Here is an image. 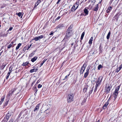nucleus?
<instances>
[{"label": "nucleus", "mask_w": 122, "mask_h": 122, "mask_svg": "<svg viewBox=\"0 0 122 122\" xmlns=\"http://www.w3.org/2000/svg\"><path fill=\"white\" fill-rule=\"evenodd\" d=\"M73 94L71 93L68 94L67 98L68 102L70 103L73 101Z\"/></svg>", "instance_id": "f257e3e1"}, {"label": "nucleus", "mask_w": 122, "mask_h": 122, "mask_svg": "<svg viewBox=\"0 0 122 122\" xmlns=\"http://www.w3.org/2000/svg\"><path fill=\"white\" fill-rule=\"evenodd\" d=\"M70 29L69 28L67 30L66 35V36L64 37L63 40H66V39H67V37H69L72 35L71 30H70Z\"/></svg>", "instance_id": "f03ea898"}, {"label": "nucleus", "mask_w": 122, "mask_h": 122, "mask_svg": "<svg viewBox=\"0 0 122 122\" xmlns=\"http://www.w3.org/2000/svg\"><path fill=\"white\" fill-rule=\"evenodd\" d=\"M90 67L91 66H88V68H87L86 70V72L84 74V78H86L88 75L89 73V69H90Z\"/></svg>", "instance_id": "7ed1b4c3"}, {"label": "nucleus", "mask_w": 122, "mask_h": 122, "mask_svg": "<svg viewBox=\"0 0 122 122\" xmlns=\"http://www.w3.org/2000/svg\"><path fill=\"white\" fill-rule=\"evenodd\" d=\"M86 65V64H84L81 68V70L80 71V73L83 74L85 70Z\"/></svg>", "instance_id": "20e7f679"}, {"label": "nucleus", "mask_w": 122, "mask_h": 122, "mask_svg": "<svg viewBox=\"0 0 122 122\" xmlns=\"http://www.w3.org/2000/svg\"><path fill=\"white\" fill-rule=\"evenodd\" d=\"M120 88V86H118L117 87L114 93V95L117 96L118 94V91Z\"/></svg>", "instance_id": "39448f33"}, {"label": "nucleus", "mask_w": 122, "mask_h": 122, "mask_svg": "<svg viewBox=\"0 0 122 122\" xmlns=\"http://www.w3.org/2000/svg\"><path fill=\"white\" fill-rule=\"evenodd\" d=\"M43 37V35H41L39 36L35 37L34 38L33 40L36 41H38L40 39L42 38Z\"/></svg>", "instance_id": "423d86ee"}, {"label": "nucleus", "mask_w": 122, "mask_h": 122, "mask_svg": "<svg viewBox=\"0 0 122 122\" xmlns=\"http://www.w3.org/2000/svg\"><path fill=\"white\" fill-rule=\"evenodd\" d=\"M103 78V77L102 76H100L98 79L97 81V83H98H98L100 84V83L102 82Z\"/></svg>", "instance_id": "0eeeda50"}, {"label": "nucleus", "mask_w": 122, "mask_h": 122, "mask_svg": "<svg viewBox=\"0 0 122 122\" xmlns=\"http://www.w3.org/2000/svg\"><path fill=\"white\" fill-rule=\"evenodd\" d=\"M109 98L108 99L107 102L106 103H105V104H104V105L103 106V107L104 109H105L107 106V105L109 104Z\"/></svg>", "instance_id": "6e6552de"}, {"label": "nucleus", "mask_w": 122, "mask_h": 122, "mask_svg": "<svg viewBox=\"0 0 122 122\" xmlns=\"http://www.w3.org/2000/svg\"><path fill=\"white\" fill-rule=\"evenodd\" d=\"M39 104H38L35 107L34 110V112H36L38 111L39 109Z\"/></svg>", "instance_id": "1a4fd4ad"}, {"label": "nucleus", "mask_w": 122, "mask_h": 122, "mask_svg": "<svg viewBox=\"0 0 122 122\" xmlns=\"http://www.w3.org/2000/svg\"><path fill=\"white\" fill-rule=\"evenodd\" d=\"M7 35H5V33L3 32H1L0 33V37H1L6 36Z\"/></svg>", "instance_id": "9d476101"}, {"label": "nucleus", "mask_w": 122, "mask_h": 122, "mask_svg": "<svg viewBox=\"0 0 122 122\" xmlns=\"http://www.w3.org/2000/svg\"><path fill=\"white\" fill-rule=\"evenodd\" d=\"M12 92H13L11 91H10L9 92V93L8 94L7 96V99L9 98L10 96L11 95Z\"/></svg>", "instance_id": "9b49d317"}, {"label": "nucleus", "mask_w": 122, "mask_h": 122, "mask_svg": "<svg viewBox=\"0 0 122 122\" xmlns=\"http://www.w3.org/2000/svg\"><path fill=\"white\" fill-rule=\"evenodd\" d=\"M5 96H2L1 98V101L0 102V104H1L3 103L4 101V100L5 98Z\"/></svg>", "instance_id": "f8f14e48"}, {"label": "nucleus", "mask_w": 122, "mask_h": 122, "mask_svg": "<svg viewBox=\"0 0 122 122\" xmlns=\"http://www.w3.org/2000/svg\"><path fill=\"white\" fill-rule=\"evenodd\" d=\"M38 70V69L37 68L33 69L30 70V72L31 73H32L33 72L36 71Z\"/></svg>", "instance_id": "ddd939ff"}, {"label": "nucleus", "mask_w": 122, "mask_h": 122, "mask_svg": "<svg viewBox=\"0 0 122 122\" xmlns=\"http://www.w3.org/2000/svg\"><path fill=\"white\" fill-rule=\"evenodd\" d=\"M112 8V7L111 6L108 7L106 10L107 12V13H109Z\"/></svg>", "instance_id": "4468645a"}, {"label": "nucleus", "mask_w": 122, "mask_h": 122, "mask_svg": "<svg viewBox=\"0 0 122 122\" xmlns=\"http://www.w3.org/2000/svg\"><path fill=\"white\" fill-rule=\"evenodd\" d=\"M122 67V65H121L119 67H118L117 68V69L116 71V72H118L120 70V69H121Z\"/></svg>", "instance_id": "2eb2a0df"}, {"label": "nucleus", "mask_w": 122, "mask_h": 122, "mask_svg": "<svg viewBox=\"0 0 122 122\" xmlns=\"http://www.w3.org/2000/svg\"><path fill=\"white\" fill-rule=\"evenodd\" d=\"M11 116V113L10 112H8L7 114L6 115V117L7 119H8L9 117Z\"/></svg>", "instance_id": "dca6fc26"}, {"label": "nucleus", "mask_w": 122, "mask_h": 122, "mask_svg": "<svg viewBox=\"0 0 122 122\" xmlns=\"http://www.w3.org/2000/svg\"><path fill=\"white\" fill-rule=\"evenodd\" d=\"M84 12L85 13L86 15H87L88 14V11L86 8L84 9Z\"/></svg>", "instance_id": "f3484780"}, {"label": "nucleus", "mask_w": 122, "mask_h": 122, "mask_svg": "<svg viewBox=\"0 0 122 122\" xmlns=\"http://www.w3.org/2000/svg\"><path fill=\"white\" fill-rule=\"evenodd\" d=\"M37 59V57L36 56H35L31 59V61L32 62H34V61L36 60Z\"/></svg>", "instance_id": "a211bd4d"}, {"label": "nucleus", "mask_w": 122, "mask_h": 122, "mask_svg": "<svg viewBox=\"0 0 122 122\" xmlns=\"http://www.w3.org/2000/svg\"><path fill=\"white\" fill-rule=\"evenodd\" d=\"M14 43V42L13 41H12L11 43L8 46V48H9L11 47L12 46Z\"/></svg>", "instance_id": "6ab92c4d"}, {"label": "nucleus", "mask_w": 122, "mask_h": 122, "mask_svg": "<svg viewBox=\"0 0 122 122\" xmlns=\"http://www.w3.org/2000/svg\"><path fill=\"white\" fill-rule=\"evenodd\" d=\"M98 5L97 4L96 6L94 8L93 10L95 11H97L98 10Z\"/></svg>", "instance_id": "aec40b11"}, {"label": "nucleus", "mask_w": 122, "mask_h": 122, "mask_svg": "<svg viewBox=\"0 0 122 122\" xmlns=\"http://www.w3.org/2000/svg\"><path fill=\"white\" fill-rule=\"evenodd\" d=\"M77 9L76 8V7H75V6H73L71 9V11H74Z\"/></svg>", "instance_id": "412c9836"}, {"label": "nucleus", "mask_w": 122, "mask_h": 122, "mask_svg": "<svg viewBox=\"0 0 122 122\" xmlns=\"http://www.w3.org/2000/svg\"><path fill=\"white\" fill-rule=\"evenodd\" d=\"M93 37H92L91 38V39L89 41V43L90 44H91L92 43V41L93 40Z\"/></svg>", "instance_id": "4be33fe9"}, {"label": "nucleus", "mask_w": 122, "mask_h": 122, "mask_svg": "<svg viewBox=\"0 0 122 122\" xmlns=\"http://www.w3.org/2000/svg\"><path fill=\"white\" fill-rule=\"evenodd\" d=\"M110 90V86H108L106 88V91L107 92H108Z\"/></svg>", "instance_id": "5701e85b"}, {"label": "nucleus", "mask_w": 122, "mask_h": 122, "mask_svg": "<svg viewBox=\"0 0 122 122\" xmlns=\"http://www.w3.org/2000/svg\"><path fill=\"white\" fill-rule=\"evenodd\" d=\"M110 34H111V33H110V32H108V33L107 36V39H109V38H110Z\"/></svg>", "instance_id": "b1692460"}, {"label": "nucleus", "mask_w": 122, "mask_h": 122, "mask_svg": "<svg viewBox=\"0 0 122 122\" xmlns=\"http://www.w3.org/2000/svg\"><path fill=\"white\" fill-rule=\"evenodd\" d=\"M21 45V44L20 43H19L17 46L16 47V49L17 50L19 49L20 46Z\"/></svg>", "instance_id": "393cba45"}, {"label": "nucleus", "mask_w": 122, "mask_h": 122, "mask_svg": "<svg viewBox=\"0 0 122 122\" xmlns=\"http://www.w3.org/2000/svg\"><path fill=\"white\" fill-rule=\"evenodd\" d=\"M6 65V64L5 63H3L2 65L1 66V68L2 69H3L5 67Z\"/></svg>", "instance_id": "a878e982"}, {"label": "nucleus", "mask_w": 122, "mask_h": 122, "mask_svg": "<svg viewBox=\"0 0 122 122\" xmlns=\"http://www.w3.org/2000/svg\"><path fill=\"white\" fill-rule=\"evenodd\" d=\"M41 2V1L40 0H38L37 1L36 3L35 4V6H37Z\"/></svg>", "instance_id": "bb28decb"}, {"label": "nucleus", "mask_w": 122, "mask_h": 122, "mask_svg": "<svg viewBox=\"0 0 122 122\" xmlns=\"http://www.w3.org/2000/svg\"><path fill=\"white\" fill-rule=\"evenodd\" d=\"M84 34H85V32H83L82 34H81V40H82L83 39V38L84 36Z\"/></svg>", "instance_id": "cd10ccee"}, {"label": "nucleus", "mask_w": 122, "mask_h": 122, "mask_svg": "<svg viewBox=\"0 0 122 122\" xmlns=\"http://www.w3.org/2000/svg\"><path fill=\"white\" fill-rule=\"evenodd\" d=\"M103 67V66L101 65H99L98 67V70H100V69Z\"/></svg>", "instance_id": "c85d7f7f"}, {"label": "nucleus", "mask_w": 122, "mask_h": 122, "mask_svg": "<svg viewBox=\"0 0 122 122\" xmlns=\"http://www.w3.org/2000/svg\"><path fill=\"white\" fill-rule=\"evenodd\" d=\"M16 14L17 15H18L20 17V16H21V18L22 17V16H21V12H19L18 13H16Z\"/></svg>", "instance_id": "c756f323"}, {"label": "nucleus", "mask_w": 122, "mask_h": 122, "mask_svg": "<svg viewBox=\"0 0 122 122\" xmlns=\"http://www.w3.org/2000/svg\"><path fill=\"white\" fill-rule=\"evenodd\" d=\"M50 112V111L49 109H47V110H45V113L46 114H47L48 113H49Z\"/></svg>", "instance_id": "7c9ffc66"}, {"label": "nucleus", "mask_w": 122, "mask_h": 122, "mask_svg": "<svg viewBox=\"0 0 122 122\" xmlns=\"http://www.w3.org/2000/svg\"><path fill=\"white\" fill-rule=\"evenodd\" d=\"M9 101V99H7L5 104V106H6L8 103Z\"/></svg>", "instance_id": "2f4dec72"}, {"label": "nucleus", "mask_w": 122, "mask_h": 122, "mask_svg": "<svg viewBox=\"0 0 122 122\" xmlns=\"http://www.w3.org/2000/svg\"><path fill=\"white\" fill-rule=\"evenodd\" d=\"M29 62H26L25 63H23L22 64V66H25L26 65H27L28 64Z\"/></svg>", "instance_id": "473e14b6"}, {"label": "nucleus", "mask_w": 122, "mask_h": 122, "mask_svg": "<svg viewBox=\"0 0 122 122\" xmlns=\"http://www.w3.org/2000/svg\"><path fill=\"white\" fill-rule=\"evenodd\" d=\"M46 60L44 59L42 62V63L41 64H40V65H41V66Z\"/></svg>", "instance_id": "72a5a7b5"}, {"label": "nucleus", "mask_w": 122, "mask_h": 122, "mask_svg": "<svg viewBox=\"0 0 122 122\" xmlns=\"http://www.w3.org/2000/svg\"><path fill=\"white\" fill-rule=\"evenodd\" d=\"M64 26V25L63 24H60L58 25V27L60 28Z\"/></svg>", "instance_id": "f704fd0d"}, {"label": "nucleus", "mask_w": 122, "mask_h": 122, "mask_svg": "<svg viewBox=\"0 0 122 122\" xmlns=\"http://www.w3.org/2000/svg\"><path fill=\"white\" fill-rule=\"evenodd\" d=\"M93 87H92L91 89V90H90L89 91V93L90 94H91L92 93V92L93 91Z\"/></svg>", "instance_id": "c9c22d12"}, {"label": "nucleus", "mask_w": 122, "mask_h": 122, "mask_svg": "<svg viewBox=\"0 0 122 122\" xmlns=\"http://www.w3.org/2000/svg\"><path fill=\"white\" fill-rule=\"evenodd\" d=\"M13 29V28L12 27H10L9 29L7 31H10L11 30Z\"/></svg>", "instance_id": "e433bc0d"}, {"label": "nucleus", "mask_w": 122, "mask_h": 122, "mask_svg": "<svg viewBox=\"0 0 122 122\" xmlns=\"http://www.w3.org/2000/svg\"><path fill=\"white\" fill-rule=\"evenodd\" d=\"M42 85L40 84H39L37 86V87L38 88H40L41 87Z\"/></svg>", "instance_id": "4c0bfd02"}, {"label": "nucleus", "mask_w": 122, "mask_h": 122, "mask_svg": "<svg viewBox=\"0 0 122 122\" xmlns=\"http://www.w3.org/2000/svg\"><path fill=\"white\" fill-rule=\"evenodd\" d=\"M76 5H77V6L78 7V5H79V3L77 1L76 3L75 4Z\"/></svg>", "instance_id": "58836bf2"}, {"label": "nucleus", "mask_w": 122, "mask_h": 122, "mask_svg": "<svg viewBox=\"0 0 122 122\" xmlns=\"http://www.w3.org/2000/svg\"><path fill=\"white\" fill-rule=\"evenodd\" d=\"M100 84H98V83H96V86H95V87H98V86L99 85H100Z\"/></svg>", "instance_id": "ea45409f"}, {"label": "nucleus", "mask_w": 122, "mask_h": 122, "mask_svg": "<svg viewBox=\"0 0 122 122\" xmlns=\"http://www.w3.org/2000/svg\"><path fill=\"white\" fill-rule=\"evenodd\" d=\"M70 75V74L66 76L65 77V78L64 79V80H65V79H67V78L68 77L69 75Z\"/></svg>", "instance_id": "a19ab883"}, {"label": "nucleus", "mask_w": 122, "mask_h": 122, "mask_svg": "<svg viewBox=\"0 0 122 122\" xmlns=\"http://www.w3.org/2000/svg\"><path fill=\"white\" fill-rule=\"evenodd\" d=\"M60 16H58V17L55 20H58L60 19Z\"/></svg>", "instance_id": "79ce46f5"}, {"label": "nucleus", "mask_w": 122, "mask_h": 122, "mask_svg": "<svg viewBox=\"0 0 122 122\" xmlns=\"http://www.w3.org/2000/svg\"><path fill=\"white\" fill-rule=\"evenodd\" d=\"M13 119H11L10 121L9 122H13Z\"/></svg>", "instance_id": "37998d69"}, {"label": "nucleus", "mask_w": 122, "mask_h": 122, "mask_svg": "<svg viewBox=\"0 0 122 122\" xmlns=\"http://www.w3.org/2000/svg\"><path fill=\"white\" fill-rule=\"evenodd\" d=\"M114 100H115L116 99L117 97V96L114 95Z\"/></svg>", "instance_id": "c03bdc74"}, {"label": "nucleus", "mask_w": 122, "mask_h": 122, "mask_svg": "<svg viewBox=\"0 0 122 122\" xmlns=\"http://www.w3.org/2000/svg\"><path fill=\"white\" fill-rule=\"evenodd\" d=\"M31 44L30 45V46H29L28 48L27 49V50H28L31 47Z\"/></svg>", "instance_id": "a18cd8bd"}, {"label": "nucleus", "mask_w": 122, "mask_h": 122, "mask_svg": "<svg viewBox=\"0 0 122 122\" xmlns=\"http://www.w3.org/2000/svg\"><path fill=\"white\" fill-rule=\"evenodd\" d=\"M73 6H75V7H76V8H77L78 7V6H77V5H76L75 4Z\"/></svg>", "instance_id": "49530a36"}, {"label": "nucleus", "mask_w": 122, "mask_h": 122, "mask_svg": "<svg viewBox=\"0 0 122 122\" xmlns=\"http://www.w3.org/2000/svg\"><path fill=\"white\" fill-rule=\"evenodd\" d=\"M61 0H58V2H57L56 4H58L59 2Z\"/></svg>", "instance_id": "de8ad7c7"}, {"label": "nucleus", "mask_w": 122, "mask_h": 122, "mask_svg": "<svg viewBox=\"0 0 122 122\" xmlns=\"http://www.w3.org/2000/svg\"><path fill=\"white\" fill-rule=\"evenodd\" d=\"M10 68L9 71V72L8 73V74H9V75H10V74L11 72V71H10Z\"/></svg>", "instance_id": "09e8293b"}, {"label": "nucleus", "mask_w": 122, "mask_h": 122, "mask_svg": "<svg viewBox=\"0 0 122 122\" xmlns=\"http://www.w3.org/2000/svg\"><path fill=\"white\" fill-rule=\"evenodd\" d=\"M97 87H95V90H94V92H96V91L97 89Z\"/></svg>", "instance_id": "8fccbe9b"}, {"label": "nucleus", "mask_w": 122, "mask_h": 122, "mask_svg": "<svg viewBox=\"0 0 122 122\" xmlns=\"http://www.w3.org/2000/svg\"><path fill=\"white\" fill-rule=\"evenodd\" d=\"M53 34V33L52 32H51L50 34H49V35H52Z\"/></svg>", "instance_id": "3c124183"}, {"label": "nucleus", "mask_w": 122, "mask_h": 122, "mask_svg": "<svg viewBox=\"0 0 122 122\" xmlns=\"http://www.w3.org/2000/svg\"><path fill=\"white\" fill-rule=\"evenodd\" d=\"M9 76H6V79H7L9 77Z\"/></svg>", "instance_id": "603ef678"}, {"label": "nucleus", "mask_w": 122, "mask_h": 122, "mask_svg": "<svg viewBox=\"0 0 122 122\" xmlns=\"http://www.w3.org/2000/svg\"><path fill=\"white\" fill-rule=\"evenodd\" d=\"M86 88H84L83 89V90L84 91L85 90V92H86Z\"/></svg>", "instance_id": "864d4df0"}, {"label": "nucleus", "mask_w": 122, "mask_h": 122, "mask_svg": "<svg viewBox=\"0 0 122 122\" xmlns=\"http://www.w3.org/2000/svg\"><path fill=\"white\" fill-rule=\"evenodd\" d=\"M33 54V53H32L31 54L29 55V56H32V55Z\"/></svg>", "instance_id": "5fc2aeb1"}, {"label": "nucleus", "mask_w": 122, "mask_h": 122, "mask_svg": "<svg viewBox=\"0 0 122 122\" xmlns=\"http://www.w3.org/2000/svg\"><path fill=\"white\" fill-rule=\"evenodd\" d=\"M10 75H9V74H8L7 73V76H9Z\"/></svg>", "instance_id": "6e6d98bb"}, {"label": "nucleus", "mask_w": 122, "mask_h": 122, "mask_svg": "<svg viewBox=\"0 0 122 122\" xmlns=\"http://www.w3.org/2000/svg\"><path fill=\"white\" fill-rule=\"evenodd\" d=\"M100 122V121L99 120H98L97 122Z\"/></svg>", "instance_id": "4d7b16f0"}, {"label": "nucleus", "mask_w": 122, "mask_h": 122, "mask_svg": "<svg viewBox=\"0 0 122 122\" xmlns=\"http://www.w3.org/2000/svg\"><path fill=\"white\" fill-rule=\"evenodd\" d=\"M11 70H12V69H11V70H10V71H11Z\"/></svg>", "instance_id": "13d9d810"}, {"label": "nucleus", "mask_w": 122, "mask_h": 122, "mask_svg": "<svg viewBox=\"0 0 122 122\" xmlns=\"http://www.w3.org/2000/svg\"><path fill=\"white\" fill-rule=\"evenodd\" d=\"M1 27V25H0V28Z\"/></svg>", "instance_id": "bf43d9fd"}, {"label": "nucleus", "mask_w": 122, "mask_h": 122, "mask_svg": "<svg viewBox=\"0 0 122 122\" xmlns=\"http://www.w3.org/2000/svg\"><path fill=\"white\" fill-rule=\"evenodd\" d=\"M112 50H113V48H112Z\"/></svg>", "instance_id": "052dcab7"}]
</instances>
